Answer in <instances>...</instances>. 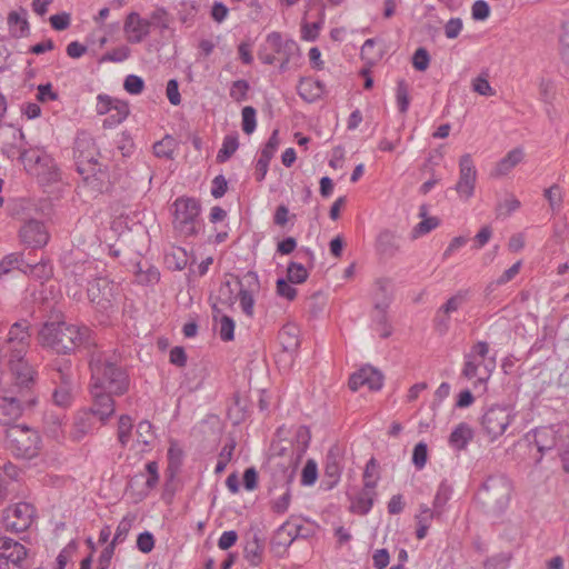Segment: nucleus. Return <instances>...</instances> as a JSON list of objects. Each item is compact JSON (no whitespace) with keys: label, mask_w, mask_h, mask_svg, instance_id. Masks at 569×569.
Segmentation results:
<instances>
[{"label":"nucleus","mask_w":569,"mask_h":569,"mask_svg":"<svg viewBox=\"0 0 569 569\" xmlns=\"http://www.w3.org/2000/svg\"><path fill=\"white\" fill-rule=\"evenodd\" d=\"M134 520L136 516H133L132 513H127L124 517H122V519L119 521L117 526L111 543L117 546L124 542L133 526Z\"/></svg>","instance_id":"41"},{"label":"nucleus","mask_w":569,"mask_h":569,"mask_svg":"<svg viewBox=\"0 0 569 569\" xmlns=\"http://www.w3.org/2000/svg\"><path fill=\"white\" fill-rule=\"evenodd\" d=\"M439 226V219L436 217H427L420 221L411 232L413 239H417L423 234L429 233Z\"/></svg>","instance_id":"56"},{"label":"nucleus","mask_w":569,"mask_h":569,"mask_svg":"<svg viewBox=\"0 0 569 569\" xmlns=\"http://www.w3.org/2000/svg\"><path fill=\"white\" fill-rule=\"evenodd\" d=\"M512 560L511 552H499L483 561V569H508Z\"/></svg>","instance_id":"43"},{"label":"nucleus","mask_w":569,"mask_h":569,"mask_svg":"<svg viewBox=\"0 0 569 569\" xmlns=\"http://www.w3.org/2000/svg\"><path fill=\"white\" fill-rule=\"evenodd\" d=\"M74 150L77 153L78 171L81 174L83 173L81 166L86 163L93 166L97 164L94 144L91 139H78L76 141Z\"/></svg>","instance_id":"28"},{"label":"nucleus","mask_w":569,"mask_h":569,"mask_svg":"<svg viewBox=\"0 0 569 569\" xmlns=\"http://www.w3.org/2000/svg\"><path fill=\"white\" fill-rule=\"evenodd\" d=\"M88 335L87 327H78L64 321L46 322L39 331V342L57 353L67 355L80 347Z\"/></svg>","instance_id":"2"},{"label":"nucleus","mask_w":569,"mask_h":569,"mask_svg":"<svg viewBox=\"0 0 569 569\" xmlns=\"http://www.w3.org/2000/svg\"><path fill=\"white\" fill-rule=\"evenodd\" d=\"M372 299L375 310H388L392 301V284L389 279L380 278L375 281Z\"/></svg>","instance_id":"22"},{"label":"nucleus","mask_w":569,"mask_h":569,"mask_svg":"<svg viewBox=\"0 0 569 569\" xmlns=\"http://www.w3.org/2000/svg\"><path fill=\"white\" fill-rule=\"evenodd\" d=\"M172 227L182 238L196 237L202 230L201 204L192 197H178L172 203Z\"/></svg>","instance_id":"6"},{"label":"nucleus","mask_w":569,"mask_h":569,"mask_svg":"<svg viewBox=\"0 0 569 569\" xmlns=\"http://www.w3.org/2000/svg\"><path fill=\"white\" fill-rule=\"evenodd\" d=\"M130 48L120 46L102 56L101 62H123L130 57Z\"/></svg>","instance_id":"62"},{"label":"nucleus","mask_w":569,"mask_h":569,"mask_svg":"<svg viewBox=\"0 0 569 569\" xmlns=\"http://www.w3.org/2000/svg\"><path fill=\"white\" fill-rule=\"evenodd\" d=\"M138 268L139 269L136 272V277H137V281L140 284L151 286V284H156L159 282L160 272L156 267L150 266L146 270H142L140 266H138Z\"/></svg>","instance_id":"53"},{"label":"nucleus","mask_w":569,"mask_h":569,"mask_svg":"<svg viewBox=\"0 0 569 569\" xmlns=\"http://www.w3.org/2000/svg\"><path fill=\"white\" fill-rule=\"evenodd\" d=\"M250 90V84L244 79L236 80L231 83L229 89V96L234 102H242L248 99V92Z\"/></svg>","instance_id":"48"},{"label":"nucleus","mask_w":569,"mask_h":569,"mask_svg":"<svg viewBox=\"0 0 569 569\" xmlns=\"http://www.w3.org/2000/svg\"><path fill=\"white\" fill-rule=\"evenodd\" d=\"M303 525L300 519L291 517L283 522L276 532V539L279 545L290 546L298 537L302 536Z\"/></svg>","instance_id":"25"},{"label":"nucleus","mask_w":569,"mask_h":569,"mask_svg":"<svg viewBox=\"0 0 569 569\" xmlns=\"http://www.w3.org/2000/svg\"><path fill=\"white\" fill-rule=\"evenodd\" d=\"M9 368L20 388H30L37 379V370L24 357H9Z\"/></svg>","instance_id":"18"},{"label":"nucleus","mask_w":569,"mask_h":569,"mask_svg":"<svg viewBox=\"0 0 569 569\" xmlns=\"http://www.w3.org/2000/svg\"><path fill=\"white\" fill-rule=\"evenodd\" d=\"M30 325L28 320L14 322L8 332L7 345L9 348V357H26L30 347Z\"/></svg>","instance_id":"12"},{"label":"nucleus","mask_w":569,"mask_h":569,"mask_svg":"<svg viewBox=\"0 0 569 569\" xmlns=\"http://www.w3.org/2000/svg\"><path fill=\"white\" fill-rule=\"evenodd\" d=\"M176 148L174 139L171 136H166L162 140L153 144V153L158 158L172 159Z\"/></svg>","instance_id":"44"},{"label":"nucleus","mask_w":569,"mask_h":569,"mask_svg":"<svg viewBox=\"0 0 569 569\" xmlns=\"http://www.w3.org/2000/svg\"><path fill=\"white\" fill-rule=\"evenodd\" d=\"M22 258L20 253H9L0 261V279L11 270L20 268Z\"/></svg>","instance_id":"59"},{"label":"nucleus","mask_w":569,"mask_h":569,"mask_svg":"<svg viewBox=\"0 0 569 569\" xmlns=\"http://www.w3.org/2000/svg\"><path fill=\"white\" fill-rule=\"evenodd\" d=\"M137 443L142 446L141 451H149L156 438L153 426L148 420H142L136 429Z\"/></svg>","instance_id":"33"},{"label":"nucleus","mask_w":569,"mask_h":569,"mask_svg":"<svg viewBox=\"0 0 569 569\" xmlns=\"http://www.w3.org/2000/svg\"><path fill=\"white\" fill-rule=\"evenodd\" d=\"M214 330L223 342L234 339L236 323L233 319L227 315H222L216 307L213 308Z\"/></svg>","instance_id":"27"},{"label":"nucleus","mask_w":569,"mask_h":569,"mask_svg":"<svg viewBox=\"0 0 569 569\" xmlns=\"http://www.w3.org/2000/svg\"><path fill=\"white\" fill-rule=\"evenodd\" d=\"M112 112H108V117L103 120V128H113L123 122L129 116V104L126 101L117 103Z\"/></svg>","instance_id":"37"},{"label":"nucleus","mask_w":569,"mask_h":569,"mask_svg":"<svg viewBox=\"0 0 569 569\" xmlns=\"http://www.w3.org/2000/svg\"><path fill=\"white\" fill-rule=\"evenodd\" d=\"M376 497V489L363 487L362 490L352 499L351 510L358 515H367L372 506Z\"/></svg>","instance_id":"31"},{"label":"nucleus","mask_w":569,"mask_h":569,"mask_svg":"<svg viewBox=\"0 0 569 569\" xmlns=\"http://www.w3.org/2000/svg\"><path fill=\"white\" fill-rule=\"evenodd\" d=\"M472 90L483 97H492L496 91L488 81V74L481 73L472 80Z\"/></svg>","instance_id":"55"},{"label":"nucleus","mask_w":569,"mask_h":569,"mask_svg":"<svg viewBox=\"0 0 569 569\" xmlns=\"http://www.w3.org/2000/svg\"><path fill=\"white\" fill-rule=\"evenodd\" d=\"M164 262L170 270L181 271L189 262L188 252L182 247H171L164 256Z\"/></svg>","instance_id":"32"},{"label":"nucleus","mask_w":569,"mask_h":569,"mask_svg":"<svg viewBox=\"0 0 569 569\" xmlns=\"http://www.w3.org/2000/svg\"><path fill=\"white\" fill-rule=\"evenodd\" d=\"M298 57H300L298 43L291 38H284L279 31L268 33L258 50V58L263 64L271 66L279 60L280 72L287 71L289 63Z\"/></svg>","instance_id":"5"},{"label":"nucleus","mask_w":569,"mask_h":569,"mask_svg":"<svg viewBox=\"0 0 569 569\" xmlns=\"http://www.w3.org/2000/svg\"><path fill=\"white\" fill-rule=\"evenodd\" d=\"M477 169L469 153L459 160V180L455 187L460 198L470 199L475 193Z\"/></svg>","instance_id":"13"},{"label":"nucleus","mask_w":569,"mask_h":569,"mask_svg":"<svg viewBox=\"0 0 569 569\" xmlns=\"http://www.w3.org/2000/svg\"><path fill=\"white\" fill-rule=\"evenodd\" d=\"M473 438V430L467 422H460L449 436V445L452 449L465 450Z\"/></svg>","instance_id":"29"},{"label":"nucleus","mask_w":569,"mask_h":569,"mask_svg":"<svg viewBox=\"0 0 569 569\" xmlns=\"http://www.w3.org/2000/svg\"><path fill=\"white\" fill-rule=\"evenodd\" d=\"M379 480L378 463L375 458H371L367 463L363 471V487L376 489Z\"/></svg>","instance_id":"51"},{"label":"nucleus","mask_w":569,"mask_h":569,"mask_svg":"<svg viewBox=\"0 0 569 569\" xmlns=\"http://www.w3.org/2000/svg\"><path fill=\"white\" fill-rule=\"evenodd\" d=\"M6 447L18 458L32 459L40 449V437L27 426L14 425L6 430Z\"/></svg>","instance_id":"8"},{"label":"nucleus","mask_w":569,"mask_h":569,"mask_svg":"<svg viewBox=\"0 0 569 569\" xmlns=\"http://www.w3.org/2000/svg\"><path fill=\"white\" fill-rule=\"evenodd\" d=\"M489 352L488 342L478 341L463 357L461 375L473 381L475 389L486 390V385L496 369V357H490Z\"/></svg>","instance_id":"3"},{"label":"nucleus","mask_w":569,"mask_h":569,"mask_svg":"<svg viewBox=\"0 0 569 569\" xmlns=\"http://www.w3.org/2000/svg\"><path fill=\"white\" fill-rule=\"evenodd\" d=\"M430 63V56L427 49L418 48L412 56V66L418 71H425Z\"/></svg>","instance_id":"64"},{"label":"nucleus","mask_w":569,"mask_h":569,"mask_svg":"<svg viewBox=\"0 0 569 569\" xmlns=\"http://www.w3.org/2000/svg\"><path fill=\"white\" fill-rule=\"evenodd\" d=\"M325 83L311 77L301 78L297 87L298 94L307 102H315L325 93Z\"/></svg>","instance_id":"24"},{"label":"nucleus","mask_w":569,"mask_h":569,"mask_svg":"<svg viewBox=\"0 0 569 569\" xmlns=\"http://www.w3.org/2000/svg\"><path fill=\"white\" fill-rule=\"evenodd\" d=\"M278 339L284 351H296L300 345L298 327L292 323L283 326L279 331Z\"/></svg>","instance_id":"30"},{"label":"nucleus","mask_w":569,"mask_h":569,"mask_svg":"<svg viewBox=\"0 0 569 569\" xmlns=\"http://www.w3.org/2000/svg\"><path fill=\"white\" fill-rule=\"evenodd\" d=\"M280 146L279 130L274 129L259 151V158L271 161Z\"/></svg>","instance_id":"46"},{"label":"nucleus","mask_w":569,"mask_h":569,"mask_svg":"<svg viewBox=\"0 0 569 569\" xmlns=\"http://www.w3.org/2000/svg\"><path fill=\"white\" fill-rule=\"evenodd\" d=\"M241 126L246 134H251L257 128V111L253 107L247 106L241 111Z\"/></svg>","instance_id":"50"},{"label":"nucleus","mask_w":569,"mask_h":569,"mask_svg":"<svg viewBox=\"0 0 569 569\" xmlns=\"http://www.w3.org/2000/svg\"><path fill=\"white\" fill-rule=\"evenodd\" d=\"M513 487L505 475L489 476L479 490L485 503L491 505L497 511H505L509 506Z\"/></svg>","instance_id":"10"},{"label":"nucleus","mask_w":569,"mask_h":569,"mask_svg":"<svg viewBox=\"0 0 569 569\" xmlns=\"http://www.w3.org/2000/svg\"><path fill=\"white\" fill-rule=\"evenodd\" d=\"M318 478V467L315 460H308L301 472V485L309 487L316 483Z\"/></svg>","instance_id":"58"},{"label":"nucleus","mask_w":569,"mask_h":569,"mask_svg":"<svg viewBox=\"0 0 569 569\" xmlns=\"http://www.w3.org/2000/svg\"><path fill=\"white\" fill-rule=\"evenodd\" d=\"M52 369L57 372V377H53V381L72 383L71 362L69 360H56L52 362Z\"/></svg>","instance_id":"45"},{"label":"nucleus","mask_w":569,"mask_h":569,"mask_svg":"<svg viewBox=\"0 0 569 569\" xmlns=\"http://www.w3.org/2000/svg\"><path fill=\"white\" fill-rule=\"evenodd\" d=\"M151 30V21L142 18L138 12H130L123 24V32L128 42L140 43L149 34Z\"/></svg>","instance_id":"19"},{"label":"nucleus","mask_w":569,"mask_h":569,"mask_svg":"<svg viewBox=\"0 0 569 569\" xmlns=\"http://www.w3.org/2000/svg\"><path fill=\"white\" fill-rule=\"evenodd\" d=\"M99 266L93 259H79L66 264L67 295L76 301L83 298L84 284L90 286L99 278Z\"/></svg>","instance_id":"7"},{"label":"nucleus","mask_w":569,"mask_h":569,"mask_svg":"<svg viewBox=\"0 0 569 569\" xmlns=\"http://www.w3.org/2000/svg\"><path fill=\"white\" fill-rule=\"evenodd\" d=\"M325 23L323 16L316 22H305L301 26V38L306 41H316Z\"/></svg>","instance_id":"54"},{"label":"nucleus","mask_w":569,"mask_h":569,"mask_svg":"<svg viewBox=\"0 0 569 569\" xmlns=\"http://www.w3.org/2000/svg\"><path fill=\"white\" fill-rule=\"evenodd\" d=\"M427 459H428V447L425 442H418L415 448H413V452H412V463L413 466L418 469V470H421L426 463H427Z\"/></svg>","instance_id":"63"},{"label":"nucleus","mask_w":569,"mask_h":569,"mask_svg":"<svg viewBox=\"0 0 569 569\" xmlns=\"http://www.w3.org/2000/svg\"><path fill=\"white\" fill-rule=\"evenodd\" d=\"M396 102L400 113H407L410 106L409 86L405 79L397 81Z\"/></svg>","instance_id":"42"},{"label":"nucleus","mask_w":569,"mask_h":569,"mask_svg":"<svg viewBox=\"0 0 569 569\" xmlns=\"http://www.w3.org/2000/svg\"><path fill=\"white\" fill-rule=\"evenodd\" d=\"M288 281L292 283H302L307 280L309 271L303 263L290 262L287 269Z\"/></svg>","instance_id":"52"},{"label":"nucleus","mask_w":569,"mask_h":569,"mask_svg":"<svg viewBox=\"0 0 569 569\" xmlns=\"http://www.w3.org/2000/svg\"><path fill=\"white\" fill-rule=\"evenodd\" d=\"M90 393L93 403L87 410L101 423H106L113 416L116 410L114 400L112 398L113 395L91 387Z\"/></svg>","instance_id":"16"},{"label":"nucleus","mask_w":569,"mask_h":569,"mask_svg":"<svg viewBox=\"0 0 569 569\" xmlns=\"http://www.w3.org/2000/svg\"><path fill=\"white\" fill-rule=\"evenodd\" d=\"M8 24L16 36H24L29 31L27 11L24 9H21L20 11H11L8 16Z\"/></svg>","instance_id":"36"},{"label":"nucleus","mask_w":569,"mask_h":569,"mask_svg":"<svg viewBox=\"0 0 569 569\" xmlns=\"http://www.w3.org/2000/svg\"><path fill=\"white\" fill-rule=\"evenodd\" d=\"M6 133L12 139V143L3 144V153L10 158H18L30 174H43L39 166L51 167V157L41 149H26L24 133L20 128L8 126Z\"/></svg>","instance_id":"4"},{"label":"nucleus","mask_w":569,"mask_h":569,"mask_svg":"<svg viewBox=\"0 0 569 569\" xmlns=\"http://www.w3.org/2000/svg\"><path fill=\"white\" fill-rule=\"evenodd\" d=\"M132 428V418L129 415H121L118 420L117 438L122 448L130 442Z\"/></svg>","instance_id":"40"},{"label":"nucleus","mask_w":569,"mask_h":569,"mask_svg":"<svg viewBox=\"0 0 569 569\" xmlns=\"http://www.w3.org/2000/svg\"><path fill=\"white\" fill-rule=\"evenodd\" d=\"M311 440L310 430L306 426H299L295 432L293 446L299 455L307 451Z\"/></svg>","instance_id":"49"},{"label":"nucleus","mask_w":569,"mask_h":569,"mask_svg":"<svg viewBox=\"0 0 569 569\" xmlns=\"http://www.w3.org/2000/svg\"><path fill=\"white\" fill-rule=\"evenodd\" d=\"M383 385V377L380 371L371 366H365L349 378V388L357 391L363 387L369 390H380Z\"/></svg>","instance_id":"17"},{"label":"nucleus","mask_w":569,"mask_h":569,"mask_svg":"<svg viewBox=\"0 0 569 569\" xmlns=\"http://www.w3.org/2000/svg\"><path fill=\"white\" fill-rule=\"evenodd\" d=\"M59 386L54 389L52 393V399L54 405L61 408H68L71 406L73 397H72V383H63L57 382Z\"/></svg>","instance_id":"39"},{"label":"nucleus","mask_w":569,"mask_h":569,"mask_svg":"<svg viewBox=\"0 0 569 569\" xmlns=\"http://www.w3.org/2000/svg\"><path fill=\"white\" fill-rule=\"evenodd\" d=\"M525 157L523 149L518 147L510 150L503 158H501L491 171V177L500 178L507 176L518 166Z\"/></svg>","instance_id":"23"},{"label":"nucleus","mask_w":569,"mask_h":569,"mask_svg":"<svg viewBox=\"0 0 569 569\" xmlns=\"http://www.w3.org/2000/svg\"><path fill=\"white\" fill-rule=\"evenodd\" d=\"M20 240L30 248H42L49 241V232L39 220L31 219L27 221L19 231Z\"/></svg>","instance_id":"15"},{"label":"nucleus","mask_w":569,"mask_h":569,"mask_svg":"<svg viewBox=\"0 0 569 569\" xmlns=\"http://www.w3.org/2000/svg\"><path fill=\"white\" fill-rule=\"evenodd\" d=\"M516 419V412L507 406H491L480 419L481 431L490 442L498 440Z\"/></svg>","instance_id":"9"},{"label":"nucleus","mask_w":569,"mask_h":569,"mask_svg":"<svg viewBox=\"0 0 569 569\" xmlns=\"http://www.w3.org/2000/svg\"><path fill=\"white\" fill-rule=\"evenodd\" d=\"M117 290L116 283L99 277L87 288V296L93 309L108 318L117 310Z\"/></svg>","instance_id":"11"},{"label":"nucleus","mask_w":569,"mask_h":569,"mask_svg":"<svg viewBox=\"0 0 569 569\" xmlns=\"http://www.w3.org/2000/svg\"><path fill=\"white\" fill-rule=\"evenodd\" d=\"M27 555L28 550L22 543L9 537H0V557L9 566L11 563L19 569H27L24 567Z\"/></svg>","instance_id":"20"},{"label":"nucleus","mask_w":569,"mask_h":569,"mask_svg":"<svg viewBox=\"0 0 569 569\" xmlns=\"http://www.w3.org/2000/svg\"><path fill=\"white\" fill-rule=\"evenodd\" d=\"M545 198L547 199L552 211H559L562 204V192L558 184H552L545 190Z\"/></svg>","instance_id":"57"},{"label":"nucleus","mask_w":569,"mask_h":569,"mask_svg":"<svg viewBox=\"0 0 569 569\" xmlns=\"http://www.w3.org/2000/svg\"><path fill=\"white\" fill-rule=\"evenodd\" d=\"M97 427V419L87 409L78 411L74 416L70 437L74 441L82 440L87 435L92 432Z\"/></svg>","instance_id":"21"},{"label":"nucleus","mask_w":569,"mask_h":569,"mask_svg":"<svg viewBox=\"0 0 569 569\" xmlns=\"http://www.w3.org/2000/svg\"><path fill=\"white\" fill-rule=\"evenodd\" d=\"M239 305L244 315L253 316L254 298L252 290L241 288L239 291Z\"/></svg>","instance_id":"61"},{"label":"nucleus","mask_w":569,"mask_h":569,"mask_svg":"<svg viewBox=\"0 0 569 569\" xmlns=\"http://www.w3.org/2000/svg\"><path fill=\"white\" fill-rule=\"evenodd\" d=\"M120 356L116 352L93 351L90 358L91 388L122 396L130 389L128 371L120 366Z\"/></svg>","instance_id":"1"},{"label":"nucleus","mask_w":569,"mask_h":569,"mask_svg":"<svg viewBox=\"0 0 569 569\" xmlns=\"http://www.w3.org/2000/svg\"><path fill=\"white\" fill-rule=\"evenodd\" d=\"M34 508L28 502H19L7 510L4 522L7 529L14 532L27 530L33 522Z\"/></svg>","instance_id":"14"},{"label":"nucleus","mask_w":569,"mask_h":569,"mask_svg":"<svg viewBox=\"0 0 569 569\" xmlns=\"http://www.w3.org/2000/svg\"><path fill=\"white\" fill-rule=\"evenodd\" d=\"M22 413L21 400L14 397H2L0 399V423L10 426L18 420Z\"/></svg>","instance_id":"26"},{"label":"nucleus","mask_w":569,"mask_h":569,"mask_svg":"<svg viewBox=\"0 0 569 569\" xmlns=\"http://www.w3.org/2000/svg\"><path fill=\"white\" fill-rule=\"evenodd\" d=\"M452 496V487L447 481H441L432 501V508L441 517L446 512V506Z\"/></svg>","instance_id":"35"},{"label":"nucleus","mask_w":569,"mask_h":569,"mask_svg":"<svg viewBox=\"0 0 569 569\" xmlns=\"http://www.w3.org/2000/svg\"><path fill=\"white\" fill-rule=\"evenodd\" d=\"M234 448H236V443L233 441H230L222 447V449L219 453L218 462L216 465V469H214L216 473H220L227 468L229 461L232 458Z\"/></svg>","instance_id":"60"},{"label":"nucleus","mask_w":569,"mask_h":569,"mask_svg":"<svg viewBox=\"0 0 569 569\" xmlns=\"http://www.w3.org/2000/svg\"><path fill=\"white\" fill-rule=\"evenodd\" d=\"M183 457H184L183 450L179 446L178 441L170 440L167 458H168V469L172 473H176L177 471H179V469L181 468L182 462H183Z\"/></svg>","instance_id":"38"},{"label":"nucleus","mask_w":569,"mask_h":569,"mask_svg":"<svg viewBox=\"0 0 569 569\" xmlns=\"http://www.w3.org/2000/svg\"><path fill=\"white\" fill-rule=\"evenodd\" d=\"M372 328L381 338H388L391 335V328L387 318V310H375Z\"/></svg>","instance_id":"47"},{"label":"nucleus","mask_w":569,"mask_h":569,"mask_svg":"<svg viewBox=\"0 0 569 569\" xmlns=\"http://www.w3.org/2000/svg\"><path fill=\"white\" fill-rule=\"evenodd\" d=\"M239 148V137L237 132L224 136L221 148L217 153V162L224 163Z\"/></svg>","instance_id":"34"}]
</instances>
